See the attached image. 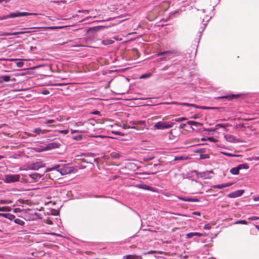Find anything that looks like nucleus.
Returning a JSON list of instances; mask_svg holds the SVG:
<instances>
[{
    "label": "nucleus",
    "instance_id": "nucleus-21",
    "mask_svg": "<svg viewBox=\"0 0 259 259\" xmlns=\"http://www.w3.org/2000/svg\"><path fill=\"white\" fill-rule=\"evenodd\" d=\"M187 123L189 125H194L195 126H198V125H202V124H201V123H200L199 122H196L195 121H192V120L188 121Z\"/></svg>",
    "mask_w": 259,
    "mask_h": 259
},
{
    "label": "nucleus",
    "instance_id": "nucleus-61",
    "mask_svg": "<svg viewBox=\"0 0 259 259\" xmlns=\"http://www.w3.org/2000/svg\"><path fill=\"white\" fill-rule=\"evenodd\" d=\"M80 160H81L82 161V162H88L87 160H85L84 158H80L79 159Z\"/></svg>",
    "mask_w": 259,
    "mask_h": 259
},
{
    "label": "nucleus",
    "instance_id": "nucleus-16",
    "mask_svg": "<svg viewBox=\"0 0 259 259\" xmlns=\"http://www.w3.org/2000/svg\"><path fill=\"white\" fill-rule=\"evenodd\" d=\"M178 198L180 200H181L184 201H186V202H197V201H198L197 199H196V198H186L185 197H178Z\"/></svg>",
    "mask_w": 259,
    "mask_h": 259
},
{
    "label": "nucleus",
    "instance_id": "nucleus-62",
    "mask_svg": "<svg viewBox=\"0 0 259 259\" xmlns=\"http://www.w3.org/2000/svg\"><path fill=\"white\" fill-rule=\"evenodd\" d=\"M255 228H256L258 230H259V225H256V226H255Z\"/></svg>",
    "mask_w": 259,
    "mask_h": 259
},
{
    "label": "nucleus",
    "instance_id": "nucleus-36",
    "mask_svg": "<svg viewBox=\"0 0 259 259\" xmlns=\"http://www.w3.org/2000/svg\"><path fill=\"white\" fill-rule=\"evenodd\" d=\"M248 219L249 220L255 221V220H259V217H257L256 216H252V217L248 218Z\"/></svg>",
    "mask_w": 259,
    "mask_h": 259
},
{
    "label": "nucleus",
    "instance_id": "nucleus-50",
    "mask_svg": "<svg viewBox=\"0 0 259 259\" xmlns=\"http://www.w3.org/2000/svg\"><path fill=\"white\" fill-rule=\"evenodd\" d=\"M193 214L198 216H200L201 215L200 213L198 211H194L193 212Z\"/></svg>",
    "mask_w": 259,
    "mask_h": 259
},
{
    "label": "nucleus",
    "instance_id": "nucleus-25",
    "mask_svg": "<svg viewBox=\"0 0 259 259\" xmlns=\"http://www.w3.org/2000/svg\"><path fill=\"white\" fill-rule=\"evenodd\" d=\"M10 209L7 206L0 207V211H9Z\"/></svg>",
    "mask_w": 259,
    "mask_h": 259
},
{
    "label": "nucleus",
    "instance_id": "nucleus-12",
    "mask_svg": "<svg viewBox=\"0 0 259 259\" xmlns=\"http://www.w3.org/2000/svg\"><path fill=\"white\" fill-rule=\"evenodd\" d=\"M10 80L15 81V78H13L11 79L10 76L8 75H3L0 76V83H2L3 81L8 82Z\"/></svg>",
    "mask_w": 259,
    "mask_h": 259
},
{
    "label": "nucleus",
    "instance_id": "nucleus-54",
    "mask_svg": "<svg viewBox=\"0 0 259 259\" xmlns=\"http://www.w3.org/2000/svg\"><path fill=\"white\" fill-rule=\"evenodd\" d=\"M254 201H259V196L254 197L253 198Z\"/></svg>",
    "mask_w": 259,
    "mask_h": 259
},
{
    "label": "nucleus",
    "instance_id": "nucleus-28",
    "mask_svg": "<svg viewBox=\"0 0 259 259\" xmlns=\"http://www.w3.org/2000/svg\"><path fill=\"white\" fill-rule=\"evenodd\" d=\"M122 128L125 130L128 129L130 128H134V129H137V128L134 126L131 127L130 125H127V124H123L122 126Z\"/></svg>",
    "mask_w": 259,
    "mask_h": 259
},
{
    "label": "nucleus",
    "instance_id": "nucleus-22",
    "mask_svg": "<svg viewBox=\"0 0 259 259\" xmlns=\"http://www.w3.org/2000/svg\"><path fill=\"white\" fill-rule=\"evenodd\" d=\"M19 34V33L18 32H4L1 34L2 36H9V35H16Z\"/></svg>",
    "mask_w": 259,
    "mask_h": 259
},
{
    "label": "nucleus",
    "instance_id": "nucleus-8",
    "mask_svg": "<svg viewBox=\"0 0 259 259\" xmlns=\"http://www.w3.org/2000/svg\"><path fill=\"white\" fill-rule=\"evenodd\" d=\"M244 193L243 190H238L229 193L228 197L229 198H236L241 196Z\"/></svg>",
    "mask_w": 259,
    "mask_h": 259
},
{
    "label": "nucleus",
    "instance_id": "nucleus-4",
    "mask_svg": "<svg viewBox=\"0 0 259 259\" xmlns=\"http://www.w3.org/2000/svg\"><path fill=\"white\" fill-rule=\"evenodd\" d=\"M60 144L57 142H51L47 144L45 147H44L41 149H38L37 150V151L41 152L44 151H47L52 150L53 149L58 148L60 146Z\"/></svg>",
    "mask_w": 259,
    "mask_h": 259
},
{
    "label": "nucleus",
    "instance_id": "nucleus-10",
    "mask_svg": "<svg viewBox=\"0 0 259 259\" xmlns=\"http://www.w3.org/2000/svg\"><path fill=\"white\" fill-rule=\"evenodd\" d=\"M176 53H177V50H170V51H165V52H163L161 53H159L157 54V55L158 56H162V55H166L167 56H169L172 54H175Z\"/></svg>",
    "mask_w": 259,
    "mask_h": 259
},
{
    "label": "nucleus",
    "instance_id": "nucleus-17",
    "mask_svg": "<svg viewBox=\"0 0 259 259\" xmlns=\"http://www.w3.org/2000/svg\"><path fill=\"white\" fill-rule=\"evenodd\" d=\"M141 259L142 257L141 256H138L137 255H127L123 256V259Z\"/></svg>",
    "mask_w": 259,
    "mask_h": 259
},
{
    "label": "nucleus",
    "instance_id": "nucleus-7",
    "mask_svg": "<svg viewBox=\"0 0 259 259\" xmlns=\"http://www.w3.org/2000/svg\"><path fill=\"white\" fill-rule=\"evenodd\" d=\"M248 168V166L245 164H240L236 167L232 168L230 169V172L232 175H237L239 174V170L240 169H242V168L247 169Z\"/></svg>",
    "mask_w": 259,
    "mask_h": 259
},
{
    "label": "nucleus",
    "instance_id": "nucleus-2",
    "mask_svg": "<svg viewBox=\"0 0 259 259\" xmlns=\"http://www.w3.org/2000/svg\"><path fill=\"white\" fill-rule=\"evenodd\" d=\"M174 125L172 122L159 121L154 125V127L157 130H164L172 127Z\"/></svg>",
    "mask_w": 259,
    "mask_h": 259
},
{
    "label": "nucleus",
    "instance_id": "nucleus-49",
    "mask_svg": "<svg viewBox=\"0 0 259 259\" xmlns=\"http://www.w3.org/2000/svg\"><path fill=\"white\" fill-rule=\"evenodd\" d=\"M186 126V124L185 123H182L180 125L179 128H184Z\"/></svg>",
    "mask_w": 259,
    "mask_h": 259
},
{
    "label": "nucleus",
    "instance_id": "nucleus-15",
    "mask_svg": "<svg viewBox=\"0 0 259 259\" xmlns=\"http://www.w3.org/2000/svg\"><path fill=\"white\" fill-rule=\"evenodd\" d=\"M225 139L229 142H235L236 141L235 137L231 135H226L224 136Z\"/></svg>",
    "mask_w": 259,
    "mask_h": 259
},
{
    "label": "nucleus",
    "instance_id": "nucleus-19",
    "mask_svg": "<svg viewBox=\"0 0 259 259\" xmlns=\"http://www.w3.org/2000/svg\"><path fill=\"white\" fill-rule=\"evenodd\" d=\"M145 123L144 121L139 120V121H132L130 122V124L132 125H142Z\"/></svg>",
    "mask_w": 259,
    "mask_h": 259
},
{
    "label": "nucleus",
    "instance_id": "nucleus-35",
    "mask_svg": "<svg viewBox=\"0 0 259 259\" xmlns=\"http://www.w3.org/2000/svg\"><path fill=\"white\" fill-rule=\"evenodd\" d=\"M215 108L214 107H206V106H200L199 109H214Z\"/></svg>",
    "mask_w": 259,
    "mask_h": 259
},
{
    "label": "nucleus",
    "instance_id": "nucleus-1",
    "mask_svg": "<svg viewBox=\"0 0 259 259\" xmlns=\"http://www.w3.org/2000/svg\"><path fill=\"white\" fill-rule=\"evenodd\" d=\"M56 170L59 171L61 175H65L73 171L72 167L69 166L68 164H60L55 166L49 169V171L52 170Z\"/></svg>",
    "mask_w": 259,
    "mask_h": 259
},
{
    "label": "nucleus",
    "instance_id": "nucleus-29",
    "mask_svg": "<svg viewBox=\"0 0 259 259\" xmlns=\"http://www.w3.org/2000/svg\"><path fill=\"white\" fill-rule=\"evenodd\" d=\"M156 252H157L159 254H163V252L161 251H155V250H150V251H149L147 254H152V253H156Z\"/></svg>",
    "mask_w": 259,
    "mask_h": 259
},
{
    "label": "nucleus",
    "instance_id": "nucleus-39",
    "mask_svg": "<svg viewBox=\"0 0 259 259\" xmlns=\"http://www.w3.org/2000/svg\"><path fill=\"white\" fill-rule=\"evenodd\" d=\"M208 140L212 142H217L218 141V140L213 137H209Z\"/></svg>",
    "mask_w": 259,
    "mask_h": 259
},
{
    "label": "nucleus",
    "instance_id": "nucleus-9",
    "mask_svg": "<svg viewBox=\"0 0 259 259\" xmlns=\"http://www.w3.org/2000/svg\"><path fill=\"white\" fill-rule=\"evenodd\" d=\"M239 96V95H231L218 97H215V98L217 99H226L228 100H231L233 99L237 98Z\"/></svg>",
    "mask_w": 259,
    "mask_h": 259
},
{
    "label": "nucleus",
    "instance_id": "nucleus-38",
    "mask_svg": "<svg viewBox=\"0 0 259 259\" xmlns=\"http://www.w3.org/2000/svg\"><path fill=\"white\" fill-rule=\"evenodd\" d=\"M83 125V122L79 121L78 122H75L74 124V126H80Z\"/></svg>",
    "mask_w": 259,
    "mask_h": 259
},
{
    "label": "nucleus",
    "instance_id": "nucleus-6",
    "mask_svg": "<svg viewBox=\"0 0 259 259\" xmlns=\"http://www.w3.org/2000/svg\"><path fill=\"white\" fill-rule=\"evenodd\" d=\"M194 172H196V175L201 178H202L203 179H210L212 178L213 176V172L212 171H203L200 172L198 174V172L196 171H194Z\"/></svg>",
    "mask_w": 259,
    "mask_h": 259
},
{
    "label": "nucleus",
    "instance_id": "nucleus-60",
    "mask_svg": "<svg viewBox=\"0 0 259 259\" xmlns=\"http://www.w3.org/2000/svg\"><path fill=\"white\" fill-rule=\"evenodd\" d=\"M18 60V59H10L9 60L10 61H16V60Z\"/></svg>",
    "mask_w": 259,
    "mask_h": 259
},
{
    "label": "nucleus",
    "instance_id": "nucleus-13",
    "mask_svg": "<svg viewBox=\"0 0 259 259\" xmlns=\"http://www.w3.org/2000/svg\"><path fill=\"white\" fill-rule=\"evenodd\" d=\"M203 234L198 233V232H191L187 233L186 234V238H191L193 237L194 236H197V237H202L203 236Z\"/></svg>",
    "mask_w": 259,
    "mask_h": 259
},
{
    "label": "nucleus",
    "instance_id": "nucleus-34",
    "mask_svg": "<svg viewBox=\"0 0 259 259\" xmlns=\"http://www.w3.org/2000/svg\"><path fill=\"white\" fill-rule=\"evenodd\" d=\"M1 204H9L11 203L12 201L11 200H0Z\"/></svg>",
    "mask_w": 259,
    "mask_h": 259
},
{
    "label": "nucleus",
    "instance_id": "nucleus-24",
    "mask_svg": "<svg viewBox=\"0 0 259 259\" xmlns=\"http://www.w3.org/2000/svg\"><path fill=\"white\" fill-rule=\"evenodd\" d=\"M34 133H35V134H37V135H39L41 133H45L46 132V130H44L43 131H41V130L39 128H35L34 129Z\"/></svg>",
    "mask_w": 259,
    "mask_h": 259
},
{
    "label": "nucleus",
    "instance_id": "nucleus-41",
    "mask_svg": "<svg viewBox=\"0 0 259 259\" xmlns=\"http://www.w3.org/2000/svg\"><path fill=\"white\" fill-rule=\"evenodd\" d=\"M78 13H85V14H89V13L90 11H89V10H78Z\"/></svg>",
    "mask_w": 259,
    "mask_h": 259
},
{
    "label": "nucleus",
    "instance_id": "nucleus-3",
    "mask_svg": "<svg viewBox=\"0 0 259 259\" xmlns=\"http://www.w3.org/2000/svg\"><path fill=\"white\" fill-rule=\"evenodd\" d=\"M20 180V175L9 174L6 175L4 178V181L7 183H11L18 182Z\"/></svg>",
    "mask_w": 259,
    "mask_h": 259
},
{
    "label": "nucleus",
    "instance_id": "nucleus-43",
    "mask_svg": "<svg viewBox=\"0 0 259 259\" xmlns=\"http://www.w3.org/2000/svg\"><path fill=\"white\" fill-rule=\"evenodd\" d=\"M55 122V120L53 119H49L45 121L46 124H49L51 123H54Z\"/></svg>",
    "mask_w": 259,
    "mask_h": 259
},
{
    "label": "nucleus",
    "instance_id": "nucleus-52",
    "mask_svg": "<svg viewBox=\"0 0 259 259\" xmlns=\"http://www.w3.org/2000/svg\"><path fill=\"white\" fill-rule=\"evenodd\" d=\"M251 160H255V161H258L259 157H252V159Z\"/></svg>",
    "mask_w": 259,
    "mask_h": 259
},
{
    "label": "nucleus",
    "instance_id": "nucleus-47",
    "mask_svg": "<svg viewBox=\"0 0 259 259\" xmlns=\"http://www.w3.org/2000/svg\"><path fill=\"white\" fill-rule=\"evenodd\" d=\"M111 156L116 158L117 157H119V154L117 153H112L111 154Z\"/></svg>",
    "mask_w": 259,
    "mask_h": 259
},
{
    "label": "nucleus",
    "instance_id": "nucleus-64",
    "mask_svg": "<svg viewBox=\"0 0 259 259\" xmlns=\"http://www.w3.org/2000/svg\"><path fill=\"white\" fill-rule=\"evenodd\" d=\"M49 93V92H48V91H46V92H44L43 93V94H45V95H46V94H47V93Z\"/></svg>",
    "mask_w": 259,
    "mask_h": 259
},
{
    "label": "nucleus",
    "instance_id": "nucleus-14",
    "mask_svg": "<svg viewBox=\"0 0 259 259\" xmlns=\"http://www.w3.org/2000/svg\"><path fill=\"white\" fill-rule=\"evenodd\" d=\"M0 216L7 218L11 221L14 220L15 218L14 215L11 213H0Z\"/></svg>",
    "mask_w": 259,
    "mask_h": 259
},
{
    "label": "nucleus",
    "instance_id": "nucleus-57",
    "mask_svg": "<svg viewBox=\"0 0 259 259\" xmlns=\"http://www.w3.org/2000/svg\"><path fill=\"white\" fill-rule=\"evenodd\" d=\"M217 126H220V127H224V125H223L222 124H218L217 125Z\"/></svg>",
    "mask_w": 259,
    "mask_h": 259
},
{
    "label": "nucleus",
    "instance_id": "nucleus-44",
    "mask_svg": "<svg viewBox=\"0 0 259 259\" xmlns=\"http://www.w3.org/2000/svg\"><path fill=\"white\" fill-rule=\"evenodd\" d=\"M59 133L64 134H67L69 133V130H65L59 131Z\"/></svg>",
    "mask_w": 259,
    "mask_h": 259
},
{
    "label": "nucleus",
    "instance_id": "nucleus-32",
    "mask_svg": "<svg viewBox=\"0 0 259 259\" xmlns=\"http://www.w3.org/2000/svg\"><path fill=\"white\" fill-rule=\"evenodd\" d=\"M150 76H151L150 73L144 74L142 75L140 78H146L150 77Z\"/></svg>",
    "mask_w": 259,
    "mask_h": 259
},
{
    "label": "nucleus",
    "instance_id": "nucleus-46",
    "mask_svg": "<svg viewBox=\"0 0 259 259\" xmlns=\"http://www.w3.org/2000/svg\"><path fill=\"white\" fill-rule=\"evenodd\" d=\"M224 184V187L226 188V187H230V186H232L233 183H227Z\"/></svg>",
    "mask_w": 259,
    "mask_h": 259
},
{
    "label": "nucleus",
    "instance_id": "nucleus-40",
    "mask_svg": "<svg viewBox=\"0 0 259 259\" xmlns=\"http://www.w3.org/2000/svg\"><path fill=\"white\" fill-rule=\"evenodd\" d=\"M211 228V226L209 224H206L204 226L203 228L205 230H209Z\"/></svg>",
    "mask_w": 259,
    "mask_h": 259
},
{
    "label": "nucleus",
    "instance_id": "nucleus-42",
    "mask_svg": "<svg viewBox=\"0 0 259 259\" xmlns=\"http://www.w3.org/2000/svg\"><path fill=\"white\" fill-rule=\"evenodd\" d=\"M24 65V63L23 62H18L17 63V66L18 67H21Z\"/></svg>",
    "mask_w": 259,
    "mask_h": 259
},
{
    "label": "nucleus",
    "instance_id": "nucleus-23",
    "mask_svg": "<svg viewBox=\"0 0 259 259\" xmlns=\"http://www.w3.org/2000/svg\"><path fill=\"white\" fill-rule=\"evenodd\" d=\"M14 222L16 224H18L21 226H23L25 224V222L23 220L19 219H15Z\"/></svg>",
    "mask_w": 259,
    "mask_h": 259
},
{
    "label": "nucleus",
    "instance_id": "nucleus-11",
    "mask_svg": "<svg viewBox=\"0 0 259 259\" xmlns=\"http://www.w3.org/2000/svg\"><path fill=\"white\" fill-rule=\"evenodd\" d=\"M171 104H176V105H179L182 106H186L188 107H194L197 108L199 109V106H197L194 104H189V103H178V102H171Z\"/></svg>",
    "mask_w": 259,
    "mask_h": 259
},
{
    "label": "nucleus",
    "instance_id": "nucleus-58",
    "mask_svg": "<svg viewBox=\"0 0 259 259\" xmlns=\"http://www.w3.org/2000/svg\"><path fill=\"white\" fill-rule=\"evenodd\" d=\"M35 163H33V165H34L30 167V168H31V169H35Z\"/></svg>",
    "mask_w": 259,
    "mask_h": 259
},
{
    "label": "nucleus",
    "instance_id": "nucleus-30",
    "mask_svg": "<svg viewBox=\"0 0 259 259\" xmlns=\"http://www.w3.org/2000/svg\"><path fill=\"white\" fill-rule=\"evenodd\" d=\"M82 136L81 135H78L73 137V139L75 140L80 141L82 139Z\"/></svg>",
    "mask_w": 259,
    "mask_h": 259
},
{
    "label": "nucleus",
    "instance_id": "nucleus-53",
    "mask_svg": "<svg viewBox=\"0 0 259 259\" xmlns=\"http://www.w3.org/2000/svg\"><path fill=\"white\" fill-rule=\"evenodd\" d=\"M30 31H18V33H19V34H24V33H29Z\"/></svg>",
    "mask_w": 259,
    "mask_h": 259
},
{
    "label": "nucleus",
    "instance_id": "nucleus-37",
    "mask_svg": "<svg viewBox=\"0 0 259 259\" xmlns=\"http://www.w3.org/2000/svg\"><path fill=\"white\" fill-rule=\"evenodd\" d=\"M112 133L116 135H119V136H124L123 134H122V133L119 132L113 131V132H112Z\"/></svg>",
    "mask_w": 259,
    "mask_h": 259
},
{
    "label": "nucleus",
    "instance_id": "nucleus-20",
    "mask_svg": "<svg viewBox=\"0 0 259 259\" xmlns=\"http://www.w3.org/2000/svg\"><path fill=\"white\" fill-rule=\"evenodd\" d=\"M188 158V156H180L175 157L174 160L175 161H180V160H186Z\"/></svg>",
    "mask_w": 259,
    "mask_h": 259
},
{
    "label": "nucleus",
    "instance_id": "nucleus-5",
    "mask_svg": "<svg viewBox=\"0 0 259 259\" xmlns=\"http://www.w3.org/2000/svg\"><path fill=\"white\" fill-rule=\"evenodd\" d=\"M36 15L37 14L36 13H30L27 12H15L11 13L10 14L7 15V17H8V18H9Z\"/></svg>",
    "mask_w": 259,
    "mask_h": 259
},
{
    "label": "nucleus",
    "instance_id": "nucleus-59",
    "mask_svg": "<svg viewBox=\"0 0 259 259\" xmlns=\"http://www.w3.org/2000/svg\"><path fill=\"white\" fill-rule=\"evenodd\" d=\"M27 136L29 137H34V135H33L32 134H30V133L27 134Z\"/></svg>",
    "mask_w": 259,
    "mask_h": 259
},
{
    "label": "nucleus",
    "instance_id": "nucleus-45",
    "mask_svg": "<svg viewBox=\"0 0 259 259\" xmlns=\"http://www.w3.org/2000/svg\"><path fill=\"white\" fill-rule=\"evenodd\" d=\"M139 188H143V189H146V190H149V187L147 186H146V185H144V186L139 185Z\"/></svg>",
    "mask_w": 259,
    "mask_h": 259
},
{
    "label": "nucleus",
    "instance_id": "nucleus-31",
    "mask_svg": "<svg viewBox=\"0 0 259 259\" xmlns=\"http://www.w3.org/2000/svg\"><path fill=\"white\" fill-rule=\"evenodd\" d=\"M213 187L214 188H218V189H222V188H225L224 184L215 185L213 186Z\"/></svg>",
    "mask_w": 259,
    "mask_h": 259
},
{
    "label": "nucleus",
    "instance_id": "nucleus-56",
    "mask_svg": "<svg viewBox=\"0 0 259 259\" xmlns=\"http://www.w3.org/2000/svg\"><path fill=\"white\" fill-rule=\"evenodd\" d=\"M47 223H48V224H50V225H52V224H53V222H52V221H51V220H47Z\"/></svg>",
    "mask_w": 259,
    "mask_h": 259
},
{
    "label": "nucleus",
    "instance_id": "nucleus-33",
    "mask_svg": "<svg viewBox=\"0 0 259 259\" xmlns=\"http://www.w3.org/2000/svg\"><path fill=\"white\" fill-rule=\"evenodd\" d=\"M85 133V131L71 130V133L72 134H74V133Z\"/></svg>",
    "mask_w": 259,
    "mask_h": 259
},
{
    "label": "nucleus",
    "instance_id": "nucleus-26",
    "mask_svg": "<svg viewBox=\"0 0 259 259\" xmlns=\"http://www.w3.org/2000/svg\"><path fill=\"white\" fill-rule=\"evenodd\" d=\"M234 224H235L246 225V224H247V222L245 220H240V221H238L236 222Z\"/></svg>",
    "mask_w": 259,
    "mask_h": 259
},
{
    "label": "nucleus",
    "instance_id": "nucleus-51",
    "mask_svg": "<svg viewBox=\"0 0 259 259\" xmlns=\"http://www.w3.org/2000/svg\"><path fill=\"white\" fill-rule=\"evenodd\" d=\"M7 19H8V17H7V15L4 16L3 17L0 16V20H3Z\"/></svg>",
    "mask_w": 259,
    "mask_h": 259
},
{
    "label": "nucleus",
    "instance_id": "nucleus-48",
    "mask_svg": "<svg viewBox=\"0 0 259 259\" xmlns=\"http://www.w3.org/2000/svg\"><path fill=\"white\" fill-rule=\"evenodd\" d=\"M91 114H95V115H99L100 114V112L99 111H95L94 112H92Z\"/></svg>",
    "mask_w": 259,
    "mask_h": 259
},
{
    "label": "nucleus",
    "instance_id": "nucleus-63",
    "mask_svg": "<svg viewBox=\"0 0 259 259\" xmlns=\"http://www.w3.org/2000/svg\"><path fill=\"white\" fill-rule=\"evenodd\" d=\"M192 118H194V119H196L197 118V116L196 115H195L193 117H192Z\"/></svg>",
    "mask_w": 259,
    "mask_h": 259
},
{
    "label": "nucleus",
    "instance_id": "nucleus-55",
    "mask_svg": "<svg viewBox=\"0 0 259 259\" xmlns=\"http://www.w3.org/2000/svg\"><path fill=\"white\" fill-rule=\"evenodd\" d=\"M10 0H0V3H2L3 2H5V3H8L9 2Z\"/></svg>",
    "mask_w": 259,
    "mask_h": 259
},
{
    "label": "nucleus",
    "instance_id": "nucleus-27",
    "mask_svg": "<svg viewBox=\"0 0 259 259\" xmlns=\"http://www.w3.org/2000/svg\"><path fill=\"white\" fill-rule=\"evenodd\" d=\"M187 119L185 117H181V118H176L174 119V120L176 122H181V121H185Z\"/></svg>",
    "mask_w": 259,
    "mask_h": 259
},
{
    "label": "nucleus",
    "instance_id": "nucleus-18",
    "mask_svg": "<svg viewBox=\"0 0 259 259\" xmlns=\"http://www.w3.org/2000/svg\"><path fill=\"white\" fill-rule=\"evenodd\" d=\"M62 27H58V26H50V27H36V28L47 30V29H56L58 28H61Z\"/></svg>",
    "mask_w": 259,
    "mask_h": 259
}]
</instances>
